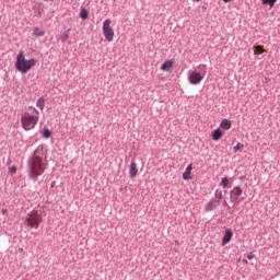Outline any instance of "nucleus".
I'll return each instance as SVG.
<instances>
[{"label":"nucleus","mask_w":280,"mask_h":280,"mask_svg":"<svg viewBox=\"0 0 280 280\" xmlns=\"http://www.w3.org/2000/svg\"><path fill=\"white\" fill-rule=\"evenodd\" d=\"M28 176L32 180L37 182L38 176L45 174V163H43V158L38 155H33L28 162Z\"/></svg>","instance_id":"nucleus-1"},{"label":"nucleus","mask_w":280,"mask_h":280,"mask_svg":"<svg viewBox=\"0 0 280 280\" xmlns=\"http://www.w3.org/2000/svg\"><path fill=\"white\" fill-rule=\"evenodd\" d=\"M36 59H25L23 51H20L16 56L15 69L22 74L27 73L33 67H36Z\"/></svg>","instance_id":"nucleus-2"},{"label":"nucleus","mask_w":280,"mask_h":280,"mask_svg":"<svg viewBox=\"0 0 280 280\" xmlns=\"http://www.w3.org/2000/svg\"><path fill=\"white\" fill-rule=\"evenodd\" d=\"M22 128L25 130H34L36 124H38V116L31 115L30 113H24L21 117Z\"/></svg>","instance_id":"nucleus-3"},{"label":"nucleus","mask_w":280,"mask_h":280,"mask_svg":"<svg viewBox=\"0 0 280 280\" xmlns=\"http://www.w3.org/2000/svg\"><path fill=\"white\" fill-rule=\"evenodd\" d=\"M103 33L106 40H108V43H113V38L115 37V31H113V27H110L109 19L105 20L103 23Z\"/></svg>","instance_id":"nucleus-4"},{"label":"nucleus","mask_w":280,"mask_h":280,"mask_svg":"<svg viewBox=\"0 0 280 280\" xmlns=\"http://www.w3.org/2000/svg\"><path fill=\"white\" fill-rule=\"evenodd\" d=\"M24 224L31 229H38V226H40V215H38V213L28 214V218L25 219Z\"/></svg>","instance_id":"nucleus-5"},{"label":"nucleus","mask_w":280,"mask_h":280,"mask_svg":"<svg viewBox=\"0 0 280 280\" xmlns=\"http://www.w3.org/2000/svg\"><path fill=\"white\" fill-rule=\"evenodd\" d=\"M205 79V75L196 70H189L188 71V81L190 84H200L202 80Z\"/></svg>","instance_id":"nucleus-6"},{"label":"nucleus","mask_w":280,"mask_h":280,"mask_svg":"<svg viewBox=\"0 0 280 280\" xmlns=\"http://www.w3.org/2000/svg\"><path fill=\"white\" fill-rule=\"evenodd\" d=\"M244 194L242 187L236 186L230 191V200L231 202H240V196Z\"/></svg>","instance_id":"nucleus-7"},{"label":"nucleus","mask_w":280,"mask_h":280,"mask_svg":"<svg viewBox=\"0 0 280 280\" xmlns=\"http://www.w3.org/2000/svg\"><path fill=\"white\" fill-rule=\"evenodd\" d=\"M231 240H233V231L231 229H226L225 234L222 238V246H226V244H229Z\"/></svg>","instance_id":"nucleus-8"},{"label":"nucleus","mask_w":280,"mask_h":280,"mask_svg":"<svg viewBox=\"0 0 280 280\" xmlns=\"http://www.w3.org/2000/svg\"><path fill=\"white\" fill-rule=\"evenodd\" d=\"M220 186L223 187V189H231V187H233V179L229 177H223L221 179Z\"/></svg>","instance_id":"nucleus-9"},{"label":"nucleus","mask_w":280,"mask_h":280,"mask_svg":"<svg viewBox=\"0 0 280 280\" xmlns=\"http://www.w3.org/2000/svg\"><path fill=\"white\" fill-rule=\"evenodd\" d=\"M137 174H139V168H137V163L131 162L130 168H129L130 178H137Z\"/></svg>","instance_id":"nucleus-10"},{"label":"nucleus","mask_w":280,"mask_h":280,"mask_svg":"<svg viewBox=\"0 0 280 280\" xmlns=\"http://www.w3.org/2000/svg\"><path fill=\"white\" fill-rule=\"evenodd\" d=\"M174 67V60H166L161 66V71H170Z\"/></svg>","instance_id":"nucleus-11"},{"label":"nucleus","mask_w":280,"mask_h":280,"mask_svg":"<svg viewBox=\"0 0 280 280\" xmlns=\"http://www.w3.org/2000/svg\"><path fill=\"white\" fill-rule=\"evenodd\" d=\"M231 126H233V122L226 118H224L220 124V128H222V130H231Z\"/></svg>","instance_id":"nucleus-12"},{"label":"nucleus","mask_w":280,"mask_h":280,"mask_svg":"<svg viewBox=\"0 0 280 280\" xmlns=\"http://www.w3.org/2000/svg\"><path fill=\"white\" fill-rule=\"evenodd\" d=\"M222 129L218 128L214 131H212V140L213 141H220L222 139Z\"/></svg>","instance_id":"nucleus-13"},{"label":"nucleus","mask_w":280,"mask_h":280,"mask_svg":"<svg viewBox=\"0 0 280 280\" xmlns=\"http://www.w3.org/2000/svg\"><path fill=\"white\" fill-rule=\"evenodd\" d=\"M191 170H194V167L191 166V164H189L186 167V171L183 173V179L184 180H189V178H191Z\"/></svg>","instance_id":"nucleus-14"},{"label":"nucleus","mask_w":280,"mask_h":280,"mask_svg":"<svg viewBox=\"0 0 280 280\" xmlns=\"http://www.w3.org/2000/svg\"><path fill=\"white\" fill-rule=\"evenodd\" d=\"M218 207H220V203H218L215 201H209L206 205V211H213V209H218Z\"/></svg>","instance_id":"nucleus-15"},{"label":"nucleus","mask_w":280,"mask_h":280,"mask_svg":"<svg viewBox=\"0 0 280 280\" xmlns=\"http://www.w3.org/2000/svg\"><path fill=\"white\" fill-rule=\"evenodd\" d=\"M71 36V28H68L66 32L61 35V43H67Z\"/></svg>","instance_id":"nucleus-16"},{"label":"nucleus","mask_w":280,"mask_h":280,"mask_svg":"<svg viewBox=\"0 0 280 280\" xmlns=\"http://www.w3.org/2000/svg\"><path fill=\"white\" fill-rule=\"evenodd\" d=\"M264 51H265L264 46L261 45L254 46V54H256L257 56H261Z\"/></svg>","instance_id":"nucleus-17"},{"label":"nucleus","mask_w":280,"mask_h":280,"mask_svg":"<svg viewBox=\"0 0 280 280\" xmlns=\"http://www.w3.org/2000/svg\"><path fill=\"white\" fill-rule=\"evenodd\" d=\"M80 19H82L83 21H86V19H89V10L81 9V11H80Z\"/></svg>","instance_id":"nucleus-18"},{"label":"nucleus","mask_w":280,"mask_h":280,"mask_svg":"<svg viewBox=\"0 0 280 280\" xmlns=\"http://www.w3.org/2000/svg\"><path fill=\"white\" fill-rule=\"evenodd\" d=\"M262 5H269L270 8H275V3L277 0H261Z\"/></svg>","instance_id":"nucleus-19"},{"label":"nucleus","mask_w":280,"mask_h":280,"mask_svg":"<svg viewBox=\"0 0 280 280\" xmlns=\"http://www.w3.org/2000/svg\"><path fill=\"white\" fill-rule=\"evenodd\" d=\"M36 106L38 108H40V110H44V108H45V98L44 97L38 98V101L36 103Z\"/></svg>","instance_id":"nucleus-20"},{"label":"nucleus","mask_w":280,"mask_h":280,"mask_svg":"<svg viewBox=\"0 0 280 280\" xmlns=\"http://www.w3.org/2000/svg\"><path fill=\"white\" fill-rule=\"evenodd\" d=\"M33 34L34 36H45V31H42L39 27H35Z\"/></svg>","instance_id":"nucleus-21"},{"label":"nucleus","mask_w":280,"mask_h":280,"mask_svg":"<svg viewBox=\"0 0 280 280\" xmlns=\"http://www.w3.org/2000/svg\"><path fill=\"white\" fill-rule=\"evenodd\" d=\"M43 137L44 139H49L51 137V130L44 128Z\"/></svg>","instance_id":"nucleus-22"},{"label":"nucleus","mask_w":280,"mask_h":280,"mask_svg":"<svg viewBox=\"0 0 280 280\" xmlns=\"http://www.w3.org/2000/svg\"><path fill=\"white\" fill-rule=\"evenodd\" d=\"M243 150H244V144L240 142L234 147V152H242Z\"/></svg>","instance_id":"nucleus-23"},{"label":"nucleus","mask_w":280,"mask_h":280,"mask_svg":"<svg viewBox=\"0 0 280 280\" xmlns=\"http://www.w3.org/2000/svg\"><path fill=\"white\" fill-rule=\"evenodd\" d=\"M9 172H10V174H12V175L16 174V166H11V167H9Z\"/></svg>","instance_id":"nucleus-24"},{"label":"nucleus","mask_w":280,"mask_h":280,"mask_svg":"<svg viewBox=\"0 0 280 280\" xmlns=\"http://www.w3.org/2000/svg\"><path fill=\"white\" fill-rule=\"evenodd\" d=\"M215 196L218 197V200L215 201L218 205H220V200H222L223 196H222V191L218 194H215Z\"/></svg>","instance_id":"nucleus-25"},{"label":"nucleus","mask_w":280,"mask_h":280,"mask_svg":"<svg viewBox=\"0 0 280 280\" xmlns=\"http://www.w3.org/2000/svg\"><path fill=\"white\" fill-rule=\"evenodd\" d=\"M247 259H255V254L249 253V254L247 255Z\"/></svg>","instance_id":"nucleus-26"},{"label":"nucleus","mask_w":280,"mask_h":280,"mask_svg":"<svg viewBox=\"0 0 280 280\" xmlns=\"http://www.w3.org/2000/svg\"><path fill=\"white\" fill-rule=\"evenodd\" d=\"M33 113L35 114L36 117H38V109L33 108Z\"/></svg>","instance_id":"nucleus-27"},{"label":"nucleus","mask_w":280,"mask_h":280,"mask_svg":"<svg viewBox=\"0 0 280 280\" xmlns=\"http://www.w3.org/2000/svg\"><path fill=\"white\" fill-rule=\"evenodd\" d=\"M1 213H2V215H5V213H8V210L7 209H2Z\"/></svg>","instance_id":"nucleus-28"},{"label":"nucleus","mask_w":280,"mask_h":280,"mask_svg":"<svg viewBox=\"0 0 280 280\" xmlns=\"http://www.w3.org/2000/svg\"><path fill=\"white\" fill-rule=\"evenodd\" d=\"M223 207H229V203L226 202V200L223 201Z\"/></svg>","instance_id":"nucleus-29"},{"label":"nucleus","mask_w":280,"mask_h":280,"mask_svg":"<svg viewBox=\"0 0 280 280\" xmlns=\"http://www.w3.org/2000/svg\"><path fill=\"white\" fill-rule=\"evenodd\" d=\"M233 0H223L224 3H231Z\"/></svg>","instance_id":"nucleus-30"},{"label":"nucleus","mask_w":280,"mask_h":280,"mask_svg":"<svg viewBox=\"0 0 280 280\" xmlns=\"http://www.w3.org/2000/svg\"><path fill=\"white\" fill-rule=\"evenodd\" d=\"M246 177L245 176H241L240 177V180H244Z\"/></svg>","instance_id":"nucleus-31"},{"label":"nucleus","mask_w":280,"mask_h":280,"mask_svg":"<svg viewBox=\"0 0 280 280\" xmlns=\"http://www.w3.org/2000/svg\"><path fill=\"white\" fill-rule=\"evenodd\" d=\"M243 264H248V260H246V259H243Z\"/></svg>","instance_id":"nucleus-32"},{"label":"nucleus","mask_w":280,"mask_h":280,"mask_svg":"<svg viewBox=\"0 0 280 280\" xmlns=\"http://www.w3.org/2000/svg\"><path fill=\"white\" fill-rule=\"evenodd\" d=\"M194 1H197V3H198V2H200L201 0H194Z\"/></svg>","instance_id":"nucleus-33"},{"label":"nucleus","mask_w":280,"mask_h":280,"mask_svg":"<svg viewBox=\"0 0 280 280\" xmlns=\"http://www.w3.org/2000/svg\"><path fill=\"white\" fill-rule=\"evenodd\" d=\"M8 165H10V160L8 161Z\"/></svg>","instance_id":"nucleus-34"}]
</instances>
